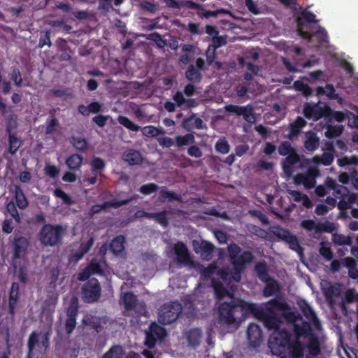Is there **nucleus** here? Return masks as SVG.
<instances>
[{"mask_svg": "<svg viewBox=\"0 0 358 358\" xmlns=\"http://www.w3.org/2000/svg\"><path fill=\"white\" fill-rule=\"evenodd\" d=\"M215 150L217 152L225 155L230 150V145L225 138H220L215 143Z\"/></svg>", "mask_w": 358, "mask_h": 358, "instance_id": "52", "label": "nucleus"}, {"mask_svg": "<svg viewBox=\"0 0 358 358\" xmlns=\"http://www.w3.org/2000/svg\"><path fill=\"white\" fill-rule=\"evenodd\" d=\"M254 271L257 274V278L262 282L268 281L271 276L268 274V266L265 261L262 260L256 263L254 267Z\"/></svg>", "mask_w": 358, "mask_h": 358, "instance_id": "32", "label": "nucleus"}, {"mask_svg": "<svg viewBox=\"0 0 358 358\" xmlns=\"http://www.w3.org/2000/svg\"><path fill=\"white\" fill-rule=\"evenodd\" d=\"M334 157L331 152H324L320 157H315V161L324 166H329L332 164Z\"/></svg>", "mask_w": 358, "mask_h": 358, "instance_id": "54", "label": "nucleus"}, {"mask_svg": "<svg viewBox=\"0 0 358 358\" xmlns=\"http://www.w3.org/2000/svg\"><path fill=\"white\" fill-rule=\"evenodd\" d=\"M194 251L199 254L201 259L209 261L213 258L215 246L213 243L202 240L200 243H194Z\"/></svg>", "mask_w": 358, "mask_h": 358, "instance_id": "15", "label": "nucleus"}, {"mask_svg": "<svg viewBox=\"0 0 358 358\" xmlns=\"http://www.w3.org/2000/svg\"><path fill=\"white\" fill-rule=\"evenodd\" d=\"M326 117L333 118L338 122H343L346 119V115L341 111L333 110L331 108V111H327Z\"/></svg>", "mask_w": 358, "mask_h": 358, "instance_id": "58", "label": "nucleus"}, {"mask_svg": "<svg viewBox=\"0 0 358 358\" xmlns=\"http://www.w3.org/2000/svg\"><path fill=\"white\" fill-rule=\"evenodd\" d=\"M182 127L188 131L194 128L197 129H203L206 128V126L203 123V120L199 117H196L194 114H192L189 117L183 120Z\"/></svg>", "mask_w": 358, "mask_h": 358, "instance_id": "26", "label": "nucleus"}, {"mask_svg": "<svg viewBox=\"0 0 358 358\" xmlns=\"http://www.w3.org/2000/svg\"><path fill=\"white\" fill-rule=\"evenodd\" d=\"M325 94L330 99H337L338 94L336 93L335 88L332 84H327L324 87H317L316 88V95L321 96Z\"/></svg>", "mask_w": 358, "mask_h": 358, "instance_id": "36", "label": "nucleus"}, {"mask_svg": "<svg viewBox=\"0 0 358 358\" xmlns=\"http://www.w3.org/2000/svg\"><path fill=\"white\" fill-rule=\"evenodd\" d=\"M118 122L120 124L126 127L127 129L133 131H138L140 130V127L135 123H134L131 120H130L127 117L125 116H119Z\"/></svg>", "mask_w": 358, "mask_h": 358, "instance_id": "51", "label": "nucleus"}, {"mask_svg": "<svg viewBox=\"0 0 358 358\" xmlns=\"http://www.w3.org/2000/svg\"><path fill=\"white\" fill-rule=\"evenodd\" d=\"M250 313L263 320L265 327L274 331L280 329L281 316L276 310L282 311V317L287 320H294V313L290 310L289 306L284 301L272 299L264 304L263 308H259L255 304L247 306Z\"/></svg>", "mask_w": 358, "mask_h": 358, "instance_id": "1", "label": "nucleus"}, {"mask_svg": "<svg viewBox=\"0 0 358 358\" xmlns=\"http://www.w3.org/2000/svg\"><path fill=\"white\" fill-rule=\"evenodd\" d=\"M185 78L190 82L199 83L202 79V76L200 71L191 64L185 71Z\"/></svg>", "mask_w": 358, "mask_h": 358, "instance_id": "37", "label": "nucleus"}, {"mask_svg": "<svg viewBox=\"0 0 358 358\" xmlns=\"http://www.w3.org/2000/svg\"><path fill=\"white\" fill-rule=\"evenodd\" d=\"M296 151L289 141H283L278 147V153L281 156H287Z\"/></svg>", "mask_w": 358, "mask_h": 358, "instance_id": "53", "label": "nucleus"}, {"mask_svg": "<svg viewBox=\"0 0 358 358\" xmlns=\"http://www.w3.org/2000/svg\"><path fill=\"white\" fill-rule=\"evenodd\" d=\"M291 335L289 332L285 329H278L273 331L268 341V347L273 355L278 353L275 352V348H279L278 351L280 352L285 347L291 343Z\"/></svg>", "mask_w": 358, "mask_h": 358, "instance_id": "7", "label": "nucleus"}, {"mask_svg": "<svg viewBox=\"0 0 358 358\" xmlns=\"http://www.w3.org/2000/svg\"><path fill=\"white\" fill-rule=\"evenodd\" d=\"M264 282L266 284L262 291L264 296L269 297L280 292V285L275 278L271 277L268 281Z\"/></svg>", "mask_w": 358, "mask_h": 358, "instance_id": "30", "label": "nucleus"}, {"mask_svg": "<svg viewBox=\"0 0 358 358\" xmlns=\"http://www.w3.org/2000/svg\"><path fill=\"white\" fill-rule=\"evenodd\" d=\"M182 306L178 301L164 304L159 311V323L166 325L173 323L182 313Z\"/></svg>", "mask_w": 358, "mask_h": 358, "instance_id": "6", "label": "nucleus"}, {"mask_svg": "<svg viewBox=\"0 0 358 358\" xmlns=\"http://www.w3.org/2000/svg\"><path fill=\"white\" fill-rule=\"evenodd\" d=\"M159 199L162 203L166 202V201H179L181 200V196L173 192L168 191L165 189H163L159 192Z\"/></svg>", "mask_w": 358, "mask_h": 358, "instance_id": "45", "label": "nucleus"}, {"mask_svg": "<svg viewBox=\"0 0 358 358\" xmlns=\"http://www.w3.org/2000/svg\"><path fill=\"white\" fill-rule=\"evenodd\" d=\"M228 252L232 266L239 269H245L246 265L252 263L255 259L251 250L243 251L241 248L236 243L228 246Z\"/></svg>", "mask_w": 358, "mask_h": 358, "instance_id": "5", "label": "nucleus"}, {"mask_svg": "<svg viewBox=\"0 0 358 358\" xmlns=\"http://www.w3.org/2000/svg\"><path fill=\"white\" fill-rule=\"evenodd\" d=\"M252 303L243 300H232L230 302H223L218 307V318L222 324H231L238 319L245 317L250 311L247 306Z\"/></svg>", "mask_w": 358, "mask_h": 358, "instance_id": "2", "label": "nucleus"}, {"mask_svg": "<svg viewBox=\"0 0 358 358\" xmlns=\"http://www.w3.org/2000/svg\"><path fill=\"white\" fill-rule=\"evenodd\" d=\"M13 249V260L25 255L29 246L28 239L24 236L15 237L12 244Z\"/></svg>", "mask_w": 358, "mask_h": 358, "instance_id": "18", "label": "nucleus"}, {"mask_svg": "<svg viewBox=\"0 0 358 358\" xmlns=\"http://www.w3.org/2000/svg\"><path fill=\"white\" fill-rule=\"evenodd\" d=\"M320 145V138L313 131H308L306 134L304 141V148L307 151L313 152L316 150Z\"/></svg>", "mask_w": 358, "mask_h": 358, "instance_id": "29", "label": "nucleus"}, {"mask_svg": "<svg viewBox=\"0 0 358 358\" xmlns=\"http://www.w3.org/2000/svg\"><path fill=\"white\" fill-rule=\"evenodd\" d=\"M343 131V126H331L329 125L327 127V129L326 131V136L328 138H336L339 136Z\"/></svg>", "mask_w": 358, "mask_h": 358, "instance_id": "55", "label": "nucleus"}, {"mask_svg": "<svg viewBox=\"0 0 358 358\" xmlns=\"http://www.w3.org/2000/svg\"><path fill=\"white\" fill-rule=\"evenodd\" d=\"M44 171L45 175L53 178L57 177L59 173V169L55 165L52 164H46Z\"/></svg>", "mask_w": 358, "mask_h": 358, "instance_id": "64", "label": "nucleus"}, {"mask_svg": "<svg viewBox=\"0 0 358 358\" xmlns=\"http://www.w3.org/2000/svg\"><path fill=\"white\" fill-rule=\"evenodd\" d=\"M335 230L334 223L327 221L324 223H318L317 232L332 233Z\"/></svg>", "mask_w": 358, "mask_h": 358, "instance_id": "60", "label": "nucleus"}, {"mask_svg": "<svg viewBox=\"0 0 358 358\" xmlns=\"http://www.w3.org/2000/svg\"><path fill=\"white\" fill-rule=\"evenodd\" d=\"M233 271H231L230 273L227 271H222L220 276L222 279H232L234 281L238 282L241 279V272L245 269H239L236 268V266H233Z\"/></svg>", "mask_w": 358, "mask_h": 358, "instance_id": "44", "label": "nucleus"}, {"mask_svg": "<svg viewBox=\"0 0 358 358\" xmlns=\"http://www.w3.org/2000/svg\"><path fill=\"white\" fill-rule=\"evenodd\" d=\"M50 332L38 333L33 331L27 341V353L26 358H33L35 350L45 354L50 347Z\"/></svg>", "mask_w": 358, "mask_h": 358, "instance_id": "4", "label": "nucleus"}, {"mask_svg": "<svg viewBox=\"0 0 358 358\" xmlns=\"http://www.w3.org/2000/svg\"><path fill=\"white\" fill-rule=\"evenodd\" d=\"M138 197V196L137 194H134L129 198L125 199L120 200L117 199H115L111 201H105L102 204H94L90 208L88 214L90 216L92 217L94 215L99 213L101 210H103L108 207L119 208L120 207L124 205H127L130 202L133 201L134 200L137 199Z\"/></svg>", "mask_w": 358, "mask_h": 358, "instance_id": "11", "label": "nucleus"}, {"mask_svg": "<svg viewBox=\"0 0 358 358\" xmlns=\"http://www.w3.org/2000/svg\"><path fill=\"white\" fill-rule=\"evenodd\" d=\"M90 165L91 166L92 173L94 175H97L98 172L103 171L106 167V163L101 157H94L91 160Z\"/></svg>", "mask_w": 358, "mask_h": 358, "instance_id": "41", "label": "nucleus"}, {"mask_svg": "<svg viewBox=\"0 0 358 358\" xmlns=\"http://www.w3.org/2000/svg\"><path fill=\"white\" fill-rule=\"evenodd\" d=\"M300 161L299 155L296 151L287 155L282 162V167L285 173L290 175L293 171V166Z\"/></svg>", "mask_w": 358, "mask_h": 358, "instance_id": "25", "label": "nucleus"}, {"mask_svg": "<svg viewBox=\"0 0 358 358\" xmlns=\"http://www.w3.org/2000/svg\"><path fill=\"white\" fill-rule=\"evenodd\" d=\"M194 136L192 134H187L184 136H177L175 138V145L178 148L194 143Z\"/></svg>", "mask_w": 358, "mask_h": 358, "instance_id": "43", "label": "nucleus"}, {"mask_svg": "<svg viewBox=\"0 0 358 358\" xmlns=\"http://www.w3.org/2000/svg\"><path fill=\"white\" fill-rule=\"evenodd\" d=\"M166 6L169 8H180L185 7L189 9H203V6L195 3L191 0H186L182 2H178L176 0H164Z\"/></svg>", "mask_w": 358, "mask_h": 358, "instance_id": "27", "label": "nucleus"}, {"mask_svg": "<svg viewBox=\"0 0 358 358\" xmlns=\"http://www.w3.org/2000/svg\"><path fill=\"white\" fill-rule=\"evenodd\" d=\"M293 86L296 91L301 92L303 96L306 97L311 96L313 93V89L308 84L301 80L294 81Z\"/></svg>", "mask_w": 358, "mask_h": 358, "instance_id": "46", "label": "nucleus"}, {"mask_svg": "<svg viewBox=\"0 0 358 358\" xmlns=\"http://www.w3.org/2000/svg\"><path fill=\"white\" fill-rule=\"evenodd\" d=\"M122 299L125 310H131L136 309L137 306V297L132 292H126Z\"/></svg>", "mask_w": 358, "mask_h": 358, "instance_id": "42", "label": "nucleus"}, {"mask_svg": "<svg viewBox=\"0 0 358 358\" xmlns=\"http://www.w3.org/2000/svg\"><path fill=\"white\" fill-rule=\"evenodd\" d=\"M125 238L122 235L114 238L110 243V250L115 255L120 254L124 249Z\"/></svg>", "mask_w": 358, "mask_h": 358, "instance_id": "35", "label": "nucleus"}, {"mask_svg": "<svg viewBox=\"0 0 358 358\" xmlns=\"http://www.w3.org/2000/svg\"><path fill=\"white\" fill-rule=\"evenodd\" d=\"M300 309L304 317L310 322L312 323V324L315 327V329L318 330L322 329V324L320 320L318 319L315 312L308 303H307L306 301H303L300 304Z\"/></svg>", "mask_w": 358, "mask_h": 358, "instance_id": "19", "label": "nucleus"}, {"mask_svg": "<svg viewBox=\"0 0 358 358\" xmlns=\"http://www.w3.org/2000/svg\"><path fill=\"white\" fill-rule=\"evenodd\" d=\"M54 195L57 198L62 199L65 204L71 205L73 203L71 197L60 188H57L55 190Z\"/></svg>", "mask_w": 358, "mask_h": 358, "instance_id": "57", "label": "nucleus"}, {"mask_svg": "<svg viewBox=\"0 0 358 358\" xmlns=\"http://www.w3.org/2000/svg\"><path fill=\"white\" fill-rule=\"evenodd\" d=\"M327 111H331V108L328 106H321L320 101L316 103L307 102L303 108L304 117L313 121H317L323 117H326Z\"/></svg>", "mask_w": 358, "mask_h": 358, "instance_id": "9", "label": "nucleus"}, {"mask_svg": "<svg viewBox=\"0 0 358 358\" xmlns=\"http://www.w3.org/2000/svg\"><path fill=\"white\" fill-rule=\"evenodd\" d=\"M122 349L120 345L112 346L101 358H122Z\"/></svg>", "mask_w": 358, "mask_h": 358, "instance_id": "50", "label": "nucleus"}, {"mask_svg": "<svg viewBox=\"0 0 358 358\" xmlns=\"http://www.w3.org/2000/svg\"><path fill=\"white\" fill-rule=\"evenodd\" d=\"M83 157L78 154H72L66 159V164L71 171H79L83 165Z\"/></svg>", "mask_w": 358, "mask_h": 358, "instance_id": "33", "label": "nucleus"}, {"mask_svg": "<svg viewBox=\"0 0 358 358\" xmlns=\"http://www.w3.org/2000/svg\"><path fill=\"white\" fill-rule=\"evenodd\" d=\"M6 208L16 222L19 223L20 222V217L17 209V205L11 201L7 203Z\"/></svg>", "mask_w": 358, "mask_h": 358, "instance_id": "56", "label": "nucleus"}, {"mask_svg": "<svg viewBox=\"0 0 358 358\" xmlns=\"http://www.w3.org/2000/svg\"><path fill=\"white\" fill-rule=\"evenodd\" d=\"M332 241L338 245H350L352 244L351 237L341 234H334Z\"/></svg>", "mask_w": 358, "mask_h": 358, "instance_id": "49", "label": "nucleus"}, {"mask_svg": "<svg viewBox=\"0 0 358 358\" xmlns=\"http://www.w3.org/2000/svg\"><path fill=\"white\" fill-rule=\"evenodd\" d=\"M69 143L76 150L80 152H85L89 147L87 141L81 136H71L69 138Z\"/></svg>", "mask_w": 358, "mask_h": 358, "instance_id": "38", "label": "nucleus"}, {"mask_svg": "<svg viewBox=\"0 0 358 358\" xmlns=\"http://www.w3.org/2000/svg\"><path fill=\"white\" fill-rule=\"evenodd\" d=\"M78 314V306L71 303L66 310L67 318L65 321V330L68 334H71L76 328Z\"/></svg>", "mask_w": 358, "mask_h": 358, "instance_id": "20", "label": "nucleus"}, {"mask_svg": "<svg viewBox=\"0 0 358 358\" xmlns=\"http://www.w3.org/2000/svg\"><path fill=\"white\" fill-rule=\"evenodd\" d=\"M225 110L228 113H234L238 116H243V119L248 122L255 121L254 108L250 104H248L245 106L229 104L225 106Z\"/></svg>", "mask_w": 358, "mask_h": 358, "instance_id": "12", "label": "nucleus"}, {"mask_svg": "<svg viewBox=\"0 0 358 358\" xmlns=\"http://www.w3.org/2000/svg\"><path fill=\"white\" fill-rule=\"evenodd\" d=\"M173 249L178 263L185 266L192 264L189 252L184 243L178 242L175 244Z\"/></svg>", "mask_w": 358, "mask_h": 358, "instance_id": "16", "label": "nucleus"}, {"mask_svg": "<svg viewBox=\"0 0 358 358\" xmlns=\"http://www.w3.org/2000/svg\"><path fill=\"white\" fill-rule=\"evenodd\" d=\"M9 152L15 154L22 145V141L15 134H10L8 136Z\"/></svg>", "mask_w": 358, "mask_h": 358, "instance_id": "48", "label": "nucleus"}, {"mask_svg": "<svg viewBox=\"0 0 358 358\" xmlns=\"http://www.w3.org/2000/svg\"><path fill=\"white\" fill-rule=\"evenodd\" d=\"M48 45L50 47L52 45V43L50 41V31L46 30L44 32L43 35H41V37L39 38L38 41V47L43 48L44 45Z\"/></svg>", "mask_w": 358, "mask_h": 358, "instance_id": "61", "label": "nucleus"}, {"mask_svg": "<svg viewBox=\"0 0 358 358\" xmlns=\"http://www.w3.org/2000/svg\"><path fill=\"white\" fill-rule=\"evenodd\" d=\"M10 79L14 82L15 85L17 87H20L22 83V78L20 70L14 67L10 73Z\"/></svg>", "mask_w": 358, "mask_h": 358, "instance_id": "62", "label": "nucleus"}, {"mask_svg": "<svg viewBox=\"0 0 358 358\" xmlns=\"http://www.w3.org/2000/svg\"><path fill=\"white\" fill-rule=\"evenodd\" d=\"M140 7L142 10H146L150 13H155L157 9V5L149 1L141 2Z\"/></svg>", "mask_w": 358, "mask_h": 358, "instance_id": "63", "label": "nucleus"}, {"mask_svg": "<svg viewBox=\"0 0 358 358\" xmlns=\"http://www.w3.org/2000/svg\"><path fill=\"white\" fill-rule=\"evenodd\" d=\"M142 134L146 137H155L159 134H164V131L161 129H158L155 126L149 125L145 126L141 129Z\"/></svg>", "mask_w": 358, "mask_h": 358, "instance_id": "47", "label": "nucleus"}, {"mask_svg": "<svg viewBox=\"0 0 358 358\" xmlns=\"http://www.w3.org/2000/svg\"><path fill=\"white\" fill-rule=\"evenodd\" d=\"M159 189V187L155 183H149L146 185H142L139 191L141 194L144 195H149L152 193L157 192Z\"/></svg>", "mask_w": 358, "mask_h": 358, "instance_id": "59", "label": "nucleus"}, {"mask_svg": "<svg viewBox=\"0 0 358 358\" xmlns=\"http://www.w3.org/2000/svg\"><path fill=\"white\" fill-rule=\"evenodd\" d=\"M247 338L251 347H259L262 339V333L259 326L255 323L250 324L247 329Z\"/></svg>", "mask_w": 358, "mask_h": 358, "instance_id": "14", "label": "nucleus"}, {"mask_svg": "<svg viewBox=\"0 0 358 358\" xmlns=\"http://www.w3.org/2000/svg\"><path fill=\"white\" fill-rule=\"evenodd\" d=\"M65 232L61 224H45L38 233V239L42 245L54 247L62 243Z\"/></svg>", "mask_w": 358, "mask_h": 358, "instance_id": "3", "label": "nucleus"}, {"mask_svg": "<svg viewBox=\"0 0 358 358\" xmlns=\"http://www.w3.org/2000/svg\"><path fill=\"white\" fill-rule=\"evenodd\" d=\"M14 196L15 204L20 209H25L28 206V201L19 185L15 186Z\"/></svg>", "mask_w": 358, "mask_h": 358, "instance_id": "39", "label": "nucleus"}, {"mask_svg": "<svg viewBox=\"0 0 358 358\" xmlns=\"http://www.w3.org/2000/svg\"><path fill=\"white\" fill-rule=\"evenodd\" d=\"M294 181L297 185H303L306 189L314 187L316 183L315 176L310 173L297 174Z\"/></svg>", "mask_w": 358, "mask_h": 358, "instance_id": "24", "label": "nucleus"}, {"mask_svg": "<svg viewBox=\"0 0 358 358\" xmlns=\"http://www.w3.org/2000/svg\"><path fill=\"white\" fill-rule=\"evenodd\" d=\"M316 16L314 13H313L310 11L308 10H303L300 16L297 18V24H298V29L301 28V26L303 24V21L308 22V23H316L317 20L315 19Z\"/></svg>", "mask_w": 358, "mask_h": 358, "instance_id": "40", "label": "nucleus"}, {"mask_svg": "<svg viewBox=\"0 0 358 358\" xmlns=\"http://www.w3.org/2000/svg\"><path fill=\"white\" fill-rule=\"evenodd\" d=\"M19 290L18 283L13 282L11 285L8 298V313L12 316L15 315V306L19 300Z\"/></svg>", "mask_w": 358, "mask_h": 358, "instance_id": "23", "label": "nucleus"}, {"mask_svg": "<svg viewBox=\"0 0 358 358\" xmlns=\"http://www.w3.org/2000/svg\"><path fill=\"white\" fill-rule=\"evenodd\" d=\"M294 331L296 339L300 338H309L315 334L311 327L310 322L308 321H302L301 324H294Z\"/></svg>", "mask_w": 358, "mask_h": 358, "instance_id": "21", "label": "nucleus"}, {"mask_svg": "<svg viewBox=\"0 0 358 358\" xmlns=\"http://www.w3.org/2000/svg\"><path fill=\"white\" fill-rule=\"evenodd\" d=\"M101 286L96 278L90 279L82 287L83 299L85 303L96 302L101 296Z\"/></svg>", "mask_w": 358, "mask_h": 358, "instance_id": "8", "label": "nucleus"}, {"mask_svg": "<svg viewBox=\"0 0 358 358\" xmlns=\"http://www.w3.org/2000/svg\"><path fill=\"white\" fill-rule=\"evenodd\" d=\"M166 336V329L155 322H152L149 330L145 331V345L150 349L155 348L158 340L164 339Z\"/></svg>", "mask_w": 358, "mask_h": 358, "instance_id": "10", "label": "nucleus"}, {"mask_svg": "<svg viewBox=\"0 0 358 358\" xmlns=\"http://www.w3.org/2000/svg\"><path fill=\"white\" fill-rule=\"evenodd\" d=\"M275 235L279 239L285 241L291 250L296 252L300 255H303V249L300 245L296 236L292 234L288 230L281 229Z\"/></svg>", "mask_w": 358, "mask_h": 358, "instance_id": "13", "label": "nucleus"}, {"mask_svg": "<svg viewBox=\"0 0 358 358\" xmlns=\"http://www.w3.org/2000/svg\"><path fill=\"white\" fill-rule=\"evenodd\" d=\"M305 345L299 340L294 339L287 345L288 355L290 358H303Z\"/></svg>", "mask_w": 358, "mask_h": 358, "instance_id": "22", "label": "nucleus"}, {"mask_svg": "<svg viewBox=\"0 0 358 358\" xmlns=\"http://www.w3.org/2000/svg\"><path fill=\"white\" fill-rule=\"evenodd\" d=\"M122 159L129 165H138L141 164L143 158L139 151L130 150L127 152L123 154Z\"/></svg>", "mask_w": 358, "mask_h": 358, "instance_id": "34", "label": "nucleus"}, {"mask_svg": "<svg viewBox=\"0 0 358 358\" xmlns=\"http://www.w3.org/2000/svg\"><path fill=\"white\" fill-rule=\"evenodd\" d=\"M310 355L317 357L321 353V345L319 338L316 334L308 338V343L305 346Z\"/></svg>", "mask_w": 358, "mask_h": 358, "instance_id": "28", "label": "nucleus"}, {"mask_svg": "<svg viewBox=\"0 0 358 358\" xmlns=\"http://www.w3.org/2000/svg\"><path fill=\"white\" fill-rule=\"evenodd\" d=\"M201 331L199 328L191 329L186 332V338L188 345L192 348H196L199 345L201 339Z\"/></svg>", "mask_w": 358, "mask_h": 358, "instance_id": "31", "label": "nucleus"}, {"mask_svg": "<svg viewBox=\"0 0 358 358\" xmlns=\"http://www.w3.org/2000/svg\"><path fill=\"white\" fill-rule=\"evenodd\" d=\"M298 34L303 38L310 40L313 37H315L317 43L320 45L327 43L329 42V37L327 31L322 27H319L318 29L314 33L310 34L308 31L303 30V29H298Z\"/></svg>", "mask_w": 358, "mask_h": 358, "instance_id": "17", "label": "nucleus"}]
</instances>
